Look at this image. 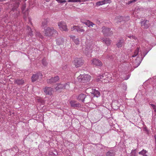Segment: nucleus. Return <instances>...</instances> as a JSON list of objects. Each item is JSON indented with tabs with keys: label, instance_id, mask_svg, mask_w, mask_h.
I'll return each mask as SVG.
<instances>
[{
	"label": "nucleus",
	"instance_id": "39448f33",
	"mask_svg": "<svg viewBox=\"0 0 156 156\" xmlns=\"http://www.w3.org/2000/svg\"><path fill=\"white\" fill-rule=\"evenodd\" d=\"M108 73H105V74H103L102 75H100L98 76L97 78V81H101L102 82H103V80H101V79L102 78L104 79V80L105 81L106 80V81H104V82H107V81H109V80H108Z\"/></svg>",
	"mask_w": 156,
	"mask_h": 156
},
{
	"label": "nucleus",
	"instance_id": "5fc2aeb1",
	"mask_svg": "<svg viewBox=\"0 0 156 156\" xmlns=\"http://www.w3.org/2000/svg\"><path fill=\"white\" fill-rule=\"evenodd\" d=\"M145 42H146V43H147V44H148V42L147 41H146Z\"/></svg>",
	"mask_w": 156,
	"mask_h": 156
},
{
	"label": "nucleus",
	"instance_id": "bf43d9fd",
	"mask_svg": "<svg viewBox=\"0 0 156 156\" xmlns=\"http://www.w3.org/2000/svg\"><path fill=\"white\" fill-rule=\"evenodd\" d=\"M81 59V58H79V59Z\"/></svg>",
	"mask_w": 156,
	"mask_h": 156
},
{
	"label": "nucleus",
	"instance_id": "de8ad7c7",
	"mask_svg": "<svg viewBox=\"0 0 156 156\" xmlns=\"http://www.w3.org/2000/svg\"><path fill=\"white\" fill-rule=\"evenodd\" d=\"M79 31H80L81 32H83L84 31V30L82 29H79Z\"/></svg>",
	"mask_w": 156,
	"mask_h": 156
},
{
	"label": "nucleus",
	"instance_id": "2eb2a0df",
	"mask_svg": "<svg viewBox=\"0 0 156 156\" xmlns=\"http://www.w3.org/2000/svg\"><path fill=\"white\" fill-rule=\"evenodd\" d=\"M143 8L141 6H139L136 7L133 12V14H136L139 13L140 12L143 10Z\"/></svg>",
	"mask_w": 156,
	"mask_h": 156
},
{
	"label": "nucleus",
	"instance_id": "c03bdc74",
	"mask_svg": "<svg viewBox=\"0 0 156 156\" xmlns=\"http://www.w3.org/2000/svg\"><path fill=\"white\" fill-rule=\"evenodd\" d=\"M128 37L130 38H133V39H135V40H136V39H135V37L133 36H128Z\"/></svg>",
	"mask_w": 156,
	"mask_h": 156
},
{
	"label": "nucleus",
	"instance_id": "a18cd8bd",
	"mask_svg": "<svg viewBox=\"0 0 156 156\" xmlns=\"http://www.w3.org/2000/svg\"><path fill=\"white\" fill-rule=\"evenodd\" d=\"M86 20H83L81 19V22L83 23H84L85 24V23L86 22Z\"/></svg>",
	"mask_w": 156,
	"mask_h": 156
},
{
	"label": "nucleus",
	"instance_id": "b1692460",
	"mask_svg": "<svg viewBox=\"0 0 156 156\" xmlns=\"http://www.w3.org/2000/svg\"><path fill=\"white\" fill-rule=\"evenodd\" d=\"M48 20L47 19H43L42 21L41 26L42 27H46L48 23Z\"/></svg>",
	"mask_w": 156,
	"mask_h": 156
},
{
	"label": "nucleus",
	"instance_id": "f8f14e48",
	"mask_svg": "<svg viewBox=\"0 0 156 156\" xmlns=\"http://www.w3.org/2000/svg\"><path fill=\"white\" fill-rule=\"evenodd\" d=\"M92 64L94 65L97 66H101L102 65V63L99 60L95 58L93 59L92 60Z\"/></svg>",
	"mask_w": 156,
	"mask_h": 156
},
{
	"label": "nucleus",
	"instance_id": "9d476101",
	"mask_svg": "<svg viewBox=\"0 0 156 156\" xmlns=\"http://www.w3.org/2000/svg\"><path fill=\"white\" fill-rule=\"evenodd\" d=\"M59 79V77L56 76L54 77H52L50 79H48L47 81L48 83L51 84L57 81Z\"/></svg>",
	"mask_w": 156,
	"mask_h": 156
},
{
	"label": "nucleus",
	"instance_id": "f3484780",
	"mask_svg": "<svg viewBox=\"0 0 156 156\" xmlns=\"http://www.w3.org/2000/svg\"><path fill=\"white\" fill-rule=\"evenodd\" d=\"M102 41L107 45H109L111 42V41L107 38H103L102 39Z\"/></svg>",
	"mask_w": 156,
	"mask_h": 156
},
{
	"label": "nucleus",
	"instance_id": "49530a36",
	"mask_svg": "<svg viewBox=\"0 0 156 156\" xmlns=\"http://www.w3.org/2000/svg\"><path fill=\"white\" fill-rule=\"evenodd\" d=\"M154 138L155 141V151H156V135H154Z\"/></svg>",
	"mask_w": 156,
	"mask_h": 156
},
{
	"label": "nucleus",
	"instance_id": "4468645a",
	"mask_svg": "<svg viewBox=\"0 0 156 156\" xmlns=\"http://www.w3.org/2000/svg\"><path fill=\"white\" fill-rule=\"evenodd\" d=\"M141 26L144 28L147 29L149 26V21L147 20H144L141 21Z\"/></svg>",
	"mask_w": 156,
	"mask_h": 156
},
{
	"label": "nucleus",
	"instance_id": "a211bd4d",
	"mask_svg": "<svg viewBox=\"0 0 156 156\" xmlns=\"http://www.w3.org/2000/svg\"><path fill=\"white\" fill-rule=\"evenodd\" d=\"M115 154V151L113 150H111L108 151L106 153L107 156H114Z\"/></svg>",
	"mask_w": 156,
	"mask_h": 156
},
{
	"label": "nucleus",
	"instance_id": "20e7f679",
	"mask_svg": "<svg viewBox=\"0 0 156 156\" xmlns=\"http://www.w3.org/2000/svg\"><path fill=\"white\" fill-rule=\"evenodd\" d=\"M19 6V3L18 2L15 3L14 5V7L12 9L11 13L14 12L13 14V16L15 18L17 17L20 14V11L17 9V8Z\"/></svg>",
	"mask_w": 156,
	"mask_h": 156
},
{
	"label": "nucleus",
	"instance_id": "9b49d317",
	"mask_svg": "<svg viewBox=\"0 0 156 156\" xmlns=\"http://www.w3.org/2000/svg\"><path fill=\"white\" fill-rule=\"evenodd\" d=\"M45 94L51 95L52 94V89L50 87H46L44 90Z\"/></svg>",
	"mask_w": 156,
	"mask_h": 156
},
{
	"label": "nucleus",
	"instance_id": "c9c22d12",
	"mask_svg": "<svg viewBox=\"0 0 156 156\" xmlns=\"http://www.w3.org/2000/svg\"><path fill=\"white\" fill-rule=\"evenodd\" d=\"M135 150H132L130 156H137Z\"/></svg>",
	"mask_w": 156,
	"mask_h": 156
},
{
	"label": "nucleus",
	"instance_id": "7ed1b4c3",
	"mask_svg": "<svg viewBox=\"0 0 156 156\" xmlns=\"http://www.w3.org/2000/svg\"><path fill=\"white\" fill-rule=\"evenodd\" d=\"M91 78L90 76L88 74H80L79 76V82L87 83L89 82Z\"/></svg>",
	"mask_w": 156,
	"mask_h": 156
},
{
	"label": "nucleus",
	"instance_id": "4c0bfd02",
	"mask_svg": "<svg viewBox=\"0 0 156 156\" xmlns=\"http://www.w3.org/2000/svg\"><path fill=\"white\" fill-rule=\"evenodd\" d=\"M151 106L152 108L154 110V111L156 112V106L153 104H149Z\"/></svg>",
	"mask_w": 156,
	"mask_h": 156
},
{
	"label": "nucleus",
	"instance_id": "37998d69",
	"mask_svg": "<svg viewBox=\"0 0 156 156\" xmlns=\"http://www.w3.org/2000/svg\"><path fill=\"white\" fill-rule=\"evenodd\" d=\"M68 2H78V0H69Z\"/></svg>",
	"mask_w": 156,
	"mask_h": 156
},
{
	"label": "nucleus",
	"instance_id": "4be33fe9",
	"mask_svg": "<svg viewBox=\"0 0 156 156\" xmlns=\"http://www.w3.org/2000/svg\"><path fill=\"white\" fill-rule=\"evenodd\" d=\"M85 24L89 27H90V26L93 27L94 25H95L92 22H90L88 20H86V22L85 23Z\"/></svg>",
	"mask_w": 156,
	"mask_h": 156
},
{
	"label": "nucleus",
	"instance_id": "e433bc0d",
	"mask_svg": "<svg viewBox=\"0 0 156 156\" xmlns=\"http://www.w3.org/2000/svg\"><path fill=\"white\" fill-rule=\"evenodd\" d=\"M45 1H46L47 2H49L50 0H45ZM58 2V3H62L63 2H66V1L65 0H56Z\"/></svg>",
	"mask_w": 156,
	"mask_h": 156
},
{
	"label": "nucleus",
	"instance_id": "6ab92c4d",
	"mask_svg": "<svg viewBox=\"0 0 156 156\" xmlns=\"http://www.w3.org/2000/svg\"><path fill=\"white\" fill-rule=\"evenodd\" d=\"M123 43L124 40L123 39H121L118 41L116 44V45L118 48L121 47L123 45Z\"/></svg>",
	"mask_w": 156,
	"mask_h": 156
},
{
	"label": "nucleus",
	"instance_id": "f704fd0d",
	"mask_svg": "<svg viewBox=\"0 0 156 156\" xmlns=\"http://www.w3.org/2000/svg\"><path fill=\"white\" fill-rule=\"evenodd\" d=\"M96 4V5L98 6L104 5L103 1L98 2Z\"/></svg>",
	"mask_w": 156,
	"mask_h": 156
},
{
	"label": "nucleus",
	"instance_id": "f03ea898",
	"mask_svg": "<svg viewBox=\"0 0 156 156\" xmlns=\"http://www.w3.org/2000/svg\"><path fill=\"white\" fill-rule=\"evenodd\" d=\"M44 33L45 36L49 37H55L58 34V32L55 29L51 27H48L46 29H44Z\"/></svg>",
	"mask_w": 156,
	"mask_h": 156
},
{
	"label": "nucleus",
	"instance_id": "473e14b6",
	"mask_svg": "<svg viewBox=\"0 0 156 156\" xmlns=\"http://www.w3.org/2000/svg\"><path fill=\"white\" fill-rule=\"evenodd\" d=\"M73 64L75 65V66L76 68L78 67V58H76L75 59L73 62Z\"/></svg>",
	"mask_w": 156,
	"mask_h": 156
},
{
	"label": "nucleus",
	"instance_id": "7c9ffc66",
	"mask_svg": "<svg viewBox=\"0 0 156 156\" xmlns=\"http://www.w3.org/2000/svg\"><path fill=\"white\" fill-rule=\"evenodd\" d=\"M147 151L145 150H143L141 151L139 153V154H141L143 156H148V155L146 154L147 153Z\"/></svg>",
	"mask_w": 156,
	"mask_h": 156
},
{
	"label": "nucleus",
	"instance_id": "09e8293b",
	"mask_svg": "<svg viewBox=\"0 0 156 156\" xmlns=\"http://www.w3.org/2000/svg\"><path fill=\"white\" fill-rule=\"evenodd\" d=\"M129 75L127 76V78H124L123 79V80H127L129 78Z\"/></svg>",
	"mask_w": 156,
	"mask_h": 156
},
{
	"label": "nucleus",
	"instance_id": "8fccbe9b",
	"mask_svg": "<svg viewBox=\"0 0 156 156\" xmlns=\"http://www.w3.org/2000/svg\"><path fill=\"white\" fill-rule=\"evenodd\" d=\"M67 66L66 65L65 66H64L63 68V69H65L66 68H67Z\"/></svg>",
	"mask_w": 156,
	"mask_h": 156
},
{
	"label": "nucleus",
	"instance_id": "dca6fc26",
	"mask_svg": "<svg viewBox=\"0 0 156 156\" xmlns=\"http://www.w3.org/2000/svg\"><path fill=\"white\" fill-rule=\"evenodd\" d=\"M56 42L57 44L58 45H62L64 43V39L62 37H60L57 39Z\"/></svg>",
	"mask_w": 156,
	"mask_h": 156
},
{
	"label": "nucleus",
	"instance_id": "c756f323",
	"mask_svg": "<svg viewBox=\"0 0 156 156\" xmlns=\"http://www.w3.org/2000/svg\"><path fill=\"white\" fill-rule=\"evenodd\" d=\"M118 101L117 100H115V101H112V105L114 106L115 105H116L117 106V107H116V108L118 109L119 107V105L118 104Z\"/></svg>",
	"mask_w": 156,
	"mask_h": 156
},
{
	"label": "nucleus",
	"instance_id": "aec40b11",
	"mask_svg": "<svg viewBox=\"0 0 156 156\" xmlns=\"http://www.w3.org/2000/svg\"><path fill=\"white\" fill-rule=\"evenodd\" d=\"M86 98V96L83 94H81L79 95V101L83 102L84 99Z\"/></svg>",
	"mask_w": 156,
	"mask_h": 156
},
{
	"label": "nucleus",
	"instance_id": "ea45409f",
	"mask_svg": "<svg viewBox=\"0 0 156 156\" xmlns=\"http://www.w3.org/2000/svg\"><path fill=\"white\" fill-rule=\"evenodd\" d=\"M104 4L106 3H108L110 2V1L109 0H104L103 1Z\"/></svg>",
	"mask_w": 156,
	"mask_h": 156
},
{
	"label": "nucleus",
	"instance_id": "2f4dec72",
	"mask_svg": "<svg viewBox=\"0 0 156 156\" xmlns=\"http://www.w3.org/2000/svg\"><path fill=\"white\" fill-rule=\"evenodd\" d=\"M71 30L72 31H76L77 32L78 31V27L77 26L73 25L71 27Z\"/></svg>",
	"mask_w": 156,
	"mask_h": 156
},
{
	"label": "nucleus",
	"instance_id": "cd10ccee",
	"mask_svg": "<svg viewBox=\"0 0 156 156\" xmlns=\"http://www.w3.org/2000/svg\"><path fill=\"white\" fill-rule=\"evenodd\" d=\"M118 73V72H114L112 74L113 77L115 78L117 80H118L119 77H120Z\"/></svg>",
	"mask_w": 156,
	"mask_h": 156
},
{
	"label": "nucleus",
	"instance_id": "6e6552de",
	"mask_svg": "<svg viewBox=\"0 0 156 156\" xmlns=\"http://www.w3.org/2000/svg\"><path fill=\"white\" fill-rule=\"evenodd\" d=\"M42 76V74L40 72H38L37 73L33 75L31 77L32 81L34 82L38 80H40Z\"/></svg>",
	"mask_w": 156,
	"mask_h": 156
},
{
	"label": "nucleus",
	"instance_id": "c85d7f7f",
	"mask_svg": "<svg viewBox=\"0 0 156 156\" xmlns=\"http://www.w3.org/2000/svg\"><path fill=\"white\" fill-rule=\"evenodd\" d=\"M74 41V42L76 44H78V40L77 38H76V37L72 35L70 37Z\"/></svg>",
	"mask_w": 156,
	"mask_h": 156
},
{
	"label": "nucleus",
	"instance_id": "5701e85b",
	"mask_svg": "<svg viewBox=\"0 0 156 156\" xmlns=\"http://www.w3.org/2000/svg\"><path fill=\"white\" fill-rule=\"evenodd\" d=\"M14 83L17 84V85H22L24 83V80L22 79L21 80H15Z\"/></svg>",
	"mask_w": 156,
	"mask_h": 156
},
{
	"label": "nucleus",
	"instance_id": "423d86ee",
	"mask_svg": "<svg viewBox=\"0 0 156 156\" xmlns=\"http://www.w3.org/2000/svg\"><path fill=\"white\" fill-rule=\"evenodd\" d=\"M58 26L59 28L62 31H67L68 29L66 23L64 21H61L58 23Z\"/></svg>",
	"mask_w": 156,
	"mask_h": 156
},
{
	"label": "nucleus",
	"instance_id": "bb28decb",
	"mask_svg": "<svg viewBox=\"0 0 156 156\" xmlns=\"http://www.w3.org/2000/svg\"><path fill=\"white\" fill-rule=\"evenodd\" d=\"M70 103L72 107H73L74 108L77 107V104L76 102L74 101H72L70 102Z\"/></svg>",
	"mask_w": 156,
	"mask_h": 156
},
{
	"label": "nucleus",
	"instance_id": "1a4fd4ad",
	"mask_svg": "<svg viewBox=\"0 0 156 156\" xmlns=\"http://www.w3.org/2000/svg\"><path fill=\"white\" fill-rule=\"evenodd\" d=\"M69 83L68 82L65 84H57V87H55V89L56 90H58L60 89L68 88L69 87Z\"/></svg>",
	"mask_w": 156,
	"mask_h": 156
},
{
	"label": "nucleus",
	"instance_id": "412c9836",
	"mask_svg": "<svg viewBox=\"0 0 156 156\" xmlns=\"http://www.w3.org/2000/svg\"><path fill=\"white\" fill-rule=\"evenodd\" d=\"M27 30L28 31V35L29 36L32 37L33 36V31L31 30V29L29 26H27Z\"/></svg>",
	"mask_w": 156,
	"mask_h": 156
},
{
	"label": "nucleus",
	"instance_id": "58836bf2",
	"mask_svg": "<svg viewBox=\"0 0 156 156\" xmlns=\"http://www.w3.org/2000/svg\"><path fill=\"white\" fill-rule=\"evenodd\" d=\"M42 62L43 65L44 66H46L47 65V63L46 62V59L45 58L43 59L42 60Z\"/></svg>",
	"mask_w": 156,
	"mask_h": 156
},
{
	"label": "nucleus",
	"instance_id": "393cba45",
	"mask_svg": "<svg viewBox=\"0 0 156 156\" xmlns=\"http://www.w3.org/2000/svg\"><path fill=\"white\" fill-rule=\"evenodd\" d=\"M94 96L96 97H98L100 95V93L98 90H95V89L94 90L93 93Z\"/></svg>",
	"mask_w": 156,
	"mask_h": 156
},
{
	"label": "nucleus",
	"instance_id": "3c124183",
	"mask_svg": "<svg viewBox=\"0 0 156 156\" xmlns=\"http://www.w3.org/2000/svg\"><path fill=\"white\" fill-rule=\"evenodd\" d=\"M125 88L124 89V90H126V85H125Z\"/></svg>",
	"mask_w": 156,
	"mask_h": 156
},
{
	"label": "nucleus",
	"instance_id": "6e6d98bb",
	"mask_svg": "<svg viewBox=\"0 0 156 156\" xmlns=\"http://www.w3.org/2000/svg\"><path fill=\"white\" fill-rule=\"evenodd\" d=\"M29 20H30V23L31 24H32V23L30 21V19Z\"/></svg>",
	"mask_w": 156,
	"mask_h": 156
},
{
	"label": "nucleus",
	"instance_id": "4d7b16f0",
	"mask_svg": "<svg viewBox=\"0 0 156 156\" xmlns=\"http://www.w3.org/2000/svg\"><path fill=\"white\" fill-rule=\"evenodd\" d=\"M146 45L147 47V46H148V45H147L146 44V45Z\"/></svg>",
	"mask_w": 156,
	"mask_h": 156
},
{
	"label": "nucleus",
	"instance_id": "ddd939ff",
	"mask_svg": "<svg viewBox=\"0 0 156 156\" xmlns=\"http://www.w3.org/2000/svg\"><path fill=\"white\" fill-rule=\"evenodd\" d=\"M94 45H90L89 47V49H88V47L86 48L85 49V54H86L88 56V57H90L91 56L90 53L92 52V51H91V50L93 49V47Z\"/></svg>",
	"mask_w": 156,
	"mask_h": 156
},
{
	"label": "nucleus",
	"instance_id": "f257e3e1",
	"mask_svg": "<svg viewBox=\"0 0 156 156\" xmlns=\"http://www.w3.org/2000/svg\"><path fill=\"white\" fill-rule=\"evenodd\" d=\"M139 48L138 47H137L136 49L135 50L134 53L132 55L131 58L130 59L131 60L132 59H133V58H135L136 56H137V55H138V56L137 57L136 59L134 61H132L133 65H134V66H135V68L137 67L140 65L144 57L145 56L148 52V51L147 53L144 54V56L143 57L141 53H139Z\"/></svg>",
	"mask_w": 156,
	"mask_h": 156
},
{
	"label": "nucleus",
	"instance_id": "13d9d810",
	"mask_svg": "<svg viewBox=\"0 0 156 156\" xmlns=\"http://www.w3.org/2000/svg\"><path fill=\"white\" fill-rule=\"evenodd\" d=\"M78 65H79V67L80 66V65H79V64Z\"/></svg>",
	"mask_w": 156,
	"mask_h": 156
},
{
	"label": "nucleus",
	"instance_id": "a878e982",
	"mask_svg": "<svg viewBox=\"0 0 156 156\" xmlns=\"http://www.w3.org/2000/svg\"><path fill=\"white\" fill-rule=\"evenodd\" d=\"M137 0H130L128 1V2H126V5H130L135 3Z\"/></svg>",
	"mask_w": 156,
	"mask_h": 156
},
{
	"label": "nucleus",
	"instance_id": "864d4df0",
	"mask_svg": "<svg viewBox=\"0 0 156 156\" xmlns=\"http://www.w3.org/2000/svg\"><path fill=\"white\" fill-rule=\"evenodd\" d=\"M83 64V62L81 61V65H82Z\"/></svg>",
	"mask_w": 156,
	"mask_h": 156
},
{
	"label": "nucleus",
	"instance_id": "a19ab883",
	"mask_svg": "<svg viewBox=\"0 0 156 156\" xmlns=\"http://www.w3.org/2000/svg\"><path fill=\"white\" fill-rule=\"evenodd\" d=\"M37 100L38 102H40L41 104H43L44 103V100L41 98L38 99Z\"/></svg>",
	"mask_w": 156,
	"mask_h": 156
},
{
	"label": "nucleus",
	"instance_id": "72a5a7b5",
	"mask_svg": "<svg viewBox=\"0 0 156 156\" xmlns=\"http://www.w3.org/2000/svg\"><path fill=\"white\" fill-rule=\"evenodd\" d=\"M36 36L37 37H38L41 38H43V36L41 34L40 32L38 31H36Z\"/></svg>",
	"mask_w": 156,
	"mask_h": 156
},
{
	"label": "nucleus",
	"instance_id": "603ef678",
	"mask_svg": "<svg viewBox=\"0 0 156 156\" xmlns=\"http://www.w3.org/2000/svg\"><path fill=\"white\" fill-rule=\"evenodd\" d=\"M26 17H27V16H24V18L25 19H26Z\"/></svg>",
	"mask_w": 156,
	"mask_h": 156
},
{
	"label": "nucleus",
	"instance_id": "0eeeda50",
	"mask_svg": "<svg viewBox=\"0 0 156 156\" xmlns=\"http://www.w3.org/2000/svg\"><path fill=\"white\" fill-rule=\"evenodd\" d=\"M102 32L105 36H110L112 34V33L111 28H108L105 27H102Z\"/></svg>",
	"mask_w": 156,
	"mask_h": 156
},
{
	"label": "nucleus",
	"instance_id": "79ce46f5",
	"mask_svg": "<svg viewBox=\"0 0 156 156\" xmlns=\"http://www.w3.org/2000/svg\"><path fill=\"white\" fill-rule=\"evenodd\" d=\"M25 7H26V6L25 5H23L21 9H22V12L23 14H24V13L23 12V11H24V9H25Z\"/></svg>",
	"mask_w": 156,
	"mask_h": 156
}]
</instances>
